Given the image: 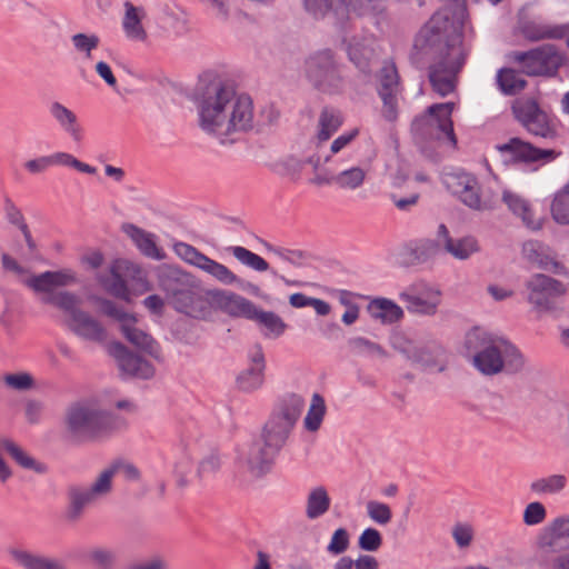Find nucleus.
<instances>
[{"mask_svg":"<svg viewBox=\"0 0 569 569\" xmlns=\"http://www.w3.org/2000/svg\"><path fill=\"white\" fill-rule=\"evenodd\" d=\"M456 20L448 23L445 13H435L420 29L415 39V49L430 54L435 62L430 66L429 80L436 92L441 97L455 90L456 74L466 61L462 46L461 19L463 8L456 9Z\"/></svg>","mask_w":569,"mask_h":569,"instance_id":"f257e3e1","label":"nucleus"},{"mask_svg":"<svg viewBox=\"0 0 569 569\" xmlns=\"http://www.w3.org/2000/svg\"><path fill=\"white\" fill-rule=\"evenodd\" d=\"M76 282V273L66 269L34 276L28 280V286L37 292L46 293L41 299L43 303L52 305L64 312V325L76 336L92 342H103L107 338L106 328L99 320L79 308L80 298L69 291H54V288Z\"/></svg>","mask_w":569,"mask_h":569,"instance_id":"f03ea898","label":"nucleus"},{"mask_svg":"<svg viewBox=\"0 0 569 569\" xmlns=\"http://www.w3.org/2000/svg\"><path fill=\"white\" fill-rule=\"evenodd\" d=\"M200 128L222 142L253 124V106L248 96L218 86L207 91L198 103Z\"/></svg>","mask_w":569,"mask_h":569,"instance_id":"7ed1b4c3","label":"nucleus"},{"mask_svg":"<svg viewBox=\"0 0 569 569\" xmlns=\"http://www.w3.org/2000/svg\"><path fill=\"white\" fill-rule=\"evenodd\" d=\"M465 346L473 353V366L483 375L493 376L503 369L516 373L525 367V358L516 346L483 328L471 329Z\"/></svg>","mask_w":569,"mask_h":569,"instance_id":"20e7f679","label":"nucleus"},{"mask_svg":"<svg viewBox=\"0 0 569 569\" xmlns=\"http://www.w3.org/2000/svg\"><path fill=\"white\" fill-rule=\"evenodd\" d=\"M303 408L305 400L301 396L290 393L282 397L274 405L266 421L260 439L272 450L280 452L300 418Z\"/></svg>","mask_w":569,"mask_h":569,"instance_id":"39448f33","label":"nucleus"},{"mask_svg":"<svg viewBox=\"0 0 569 569\" xmlns=\"http://www.w3.org/2000/svg\"><path fill=\"white\" fill-rule=\"evenodd\" d=\"M99 283L111 296L131 302V295H142L151 289L147 273L140 266L126 259L114 260L108 273L98 277Z\"/></svg>","mask_w":569,"mask_h":569,"instance_id":"423d86ee","label":"nucleus"},{"mask_svg":"<svg viewBox=\"0 0 569 569\" xmlns=\"http://www.w3.org/2000/svg\"><path fill=\"white\" fill-rule=\"evenodd\" d=\"M68 430L79 439H103L123 426L119 418L87 405H74L67 413Z\"/></svg>","mask_w":569,"mask_h":569,"instance_id":"0eeeda50","label":"nucleus"},{"mask_svg":"<svg viewBox=\"0 0 569 569\" xmlns=\"http://www.w3.org/2000/svg\"><path fill=\"white\" fill-rule=\"evenodd\" d=\"M453 108V102L430 106L426 114L413 120L412 131L423 139H440L445 136L452 144H456L457 140L451 120Z\"/></svg>","mask_w":569,"mask_h":569,"instance_id":"6e6552de","label":"nucleus"},{"mask_svg":"<svg viewBox=\"0 0 569 569\" xmlns=\"http://www.w3.org/2000/svg\"><path fill=\"white\" fill-rule=\"evenodd\" d=\"M306 72L310 82L326 93L342 91L345 80L330 50H323L311 56L306 61Z\"/></svg>","mask_w":569,"mask_h":569,"instance_id":"1a4fd4ad","label":"nucleus"},{"mask_svg":"<svg viewBox=\"0 0 569 569\" xmlns=\"http://www.w3.org/2000/svg\"><path fill=\"white\" fill-rule=\"evenodd\" d=\"M101 310L104 315L116 319L120 323L121 331L126 339L134 347L159 359L161 356L158 342L147 332L136 327L137 318L118 308L114 302L107 299H99Z\"/></svg>","mask_w":569,"mask_h":569,"instance_id":"9d476101","label":"nucleus"},{"mask_svg":"<svg viewBox=\"0 0 569 569\" xmlns=\"http://www.w3.org/2000/svg\"><path fill=\"white\" fill-rule=\"evenodd\" d=\"M515 60L528 76H553L566 62V54L555 44H543L526 52H517Z\"/></svg>","mask_w":569,"mask_h":569,"instance_id":"9b49d317","label":"nucleus"},{"mask_svg":"<svg viewBox=\"0 0 569 569\" xmlns=\"http://www.w3.org/2000/svg\"><path fill=\"white\" fill-rule=\"evenodd\" d=\"M516 119L533 136L555 138L557 136L556 121L542 111L535 100L517 101L512 106Z\"/></svg>","mask_w":569,"mask_h":569,"instance_id":"f8f14e48","label":"nucleus"},{"mask_svg":"<svg viewBox=\"0 0 569 569\" xmlns=\"http://www.w3.org/2000/svg\"><path fill=\"white\" fill-rule=\"evenodd\" d=\"M526 287L528 301L542 311L551 310L556 299L566 293V287L560 281L541 273L533 274Z\"/></svg>","mask_w":569,"mask_h":569,"instance_id":"ddd939ff","label":"nucleus"},{"mask_svg":"<svg viewBox=\"0 0 569 569\" xmlns=\"http://www.w3.org/2000/svg\"><path fill=\"white\" fill-rule=\"evenodd\" d=\"M278 453L264 441L258 439L240 455L239 468L252 478L262 477L271 470Z\"/></svg>","mask_w":569,"mask_h":569,"instance_id":"4468645a","label":"nucleus"},{"mask_svg":"<svg viewBox=\"0 0 569 569\" xmlns=\"http://www.w3.org/2000/svg\"><path fill=\"white\" fill-rule=\"evenodd\" d=\"M448 189L473 210H487L491 206L480 194V186L477 178L469 173H456L446 178Z\"/></svg>","mask_w":569,"mask_h":569,"instance_id":"2eb2a0df","label":"nucleus"},{"mask_svg":"<svg viewBox=\"0 0 569 569\" xmlns=\"http://www.w3.org/2000/svg\"><path fill=\"white\" fill-rule=\"evenodd\" d=\"M497 149L503 154L510 156L516 162L548 163L557 159L560 152L552 149H540L519 138H511L508 142L498 144Z\"/></svg>","mask_w":569,"mask_h":569,"instance_id":"dca6fc26","label":"nucleus"},{"mask_svg":"<svg viewBox=\"0 0 569 569\" xmlns=\"http://www.w3.org/2000/svg\"><path fill=\"white\" fill-rule=\"evenodd\" d=\"M249 367L237 377V386L241 391L252 392L264 382L266 360L261 346L256 345L249 351Z\"/></svg>","mask_w":569,"mask_h":569,"instance_id":"f3484780","label":"nucleus"},{"mask_svg":"<svg viewBox=\"0 0 569 569\" xmlns=\"http://www.w3.org/2000/svg\"><path fill=\"white\" fill-rule=\"evenodd\" d=\"M401 299L410 312L430 316L436 313L441 302V292L435 287L422 284L412 292L401 293Z\"/></svg>","mask_w":569,"mask_h":569,"instance_id":"a211bd4d","label":"nucleus"},{"mask_svg":"<svg viewBox=\"0 0 569 569\" xmlns=\"http://www.w3.org/2000/svg\"><path fill=\"white\" fill-rule=\"evenodd\" d=\"M109 352L114 357L123 373L142 379L153 376L152 366L141 357L130 352L122 343L113 342L109 347Z\"/></svg>","mask_w":569,"mask_h":569,"instance_id":"6ab92c4d","label":"nucleus"},{"mask_svg":"<svg viewBox=\"0 0 569 569\" xmlns=\"http://www.w3.org/2000/svg\"><path fill=\"white\" fill-rule=\"evenodd\" d=\"M502 201L522 223L532 231L542 229L545 218L538 214L535 206L512 191H503Z\"/></svg>","mask_w":569,"mask_h":569,"instance_id":"aec40b11","label":"nucleus"},{"mask_svg":"<svg viewBox=\"0 0 569 569\" xmlns=\"http://www.w3.org/2000/svg\"><path fill=\"white\" fill-rule=\"evenodd\" d=\"M171 303L179 312L193 318H204L209 313V301L197 290L190 288L176 289Z\"/></svg>","mask_w":569,"mask_h":569,"instance_id":"412c9836","label":"nucleus"},{"mask_svg":"<svg viewBox=\"0 0 569 569\" xmlns=\"http://www.w3.org/2000/svg\"><path fill=\"white\" fill-rule=\"evenodd\" d=\"M538 545L552 552L569 549V516L553 519L539 536Z\"/></svg>","mask_w":569,"mask_h":569,"instance_id":"4be33fe9","label":"nucleus"},{"mask_svg":"<svg viewBox=\"0 0 569 569\" xmlns=\"http://www.w3.org/2000/svg\"><path fill=\"white\" fill-rule=\"evenodd\" d=\"M437 236L443 247V251L458 260H466L479 251V244L476 238L471 236L455 239L450 236L445 224H439Z\"/></svg>","mask_w":569,"mask_h":569,"instance_id":"5701e85b","label":"nucleus"},{"mask_svg":"<svg viewBox=\"0 0 569 569\" xmlns=\"http://www.w3.org/2000/svg\"><path fill=\"white\" fill-rule=\"evenodd\" d=\"M522 254L538 268L557 274L565 273V267L551 256L549 248L540 241H526L522 246Z\"/></svg>","mask_w":569,"mask_h":569,"instance_id":"b1692460","label":"nucleus"},{"mask_svg":"<svg viewBox=\"0 0 569 569\" xmlns=\"http://www.w3.org/2000/svg\"><path fill=\"white\" fill-rule=\"evenodd\" d=\"M49 113L58 127L73 141L79 142L82 140L83 129L73 110L59 101H53L49 106Z\"/></svg>","mask_w":569,"mask_h":569,"instance_id":"393cba45","label":"nucleus"},{"mask_svg":"<svg viewBox=\"0 0 569 569\" xmlns=\"http://www.w3.org/2000/svg\"><path fill=\"white\" fill-rule=\"evenodd\" d=\"M520 33L529 41L546 39H563L568 33V26L552 24L541 20H525L519 26Z\"/></svg>","mask_w":569,"mask_h":569,"instance_id":"a878e982","label":"nucleus"},{"mask_svg":"<svg viewBox=\"0 0 569 569\" xmlns=\"http://www.w3.org/2000/svg\"><path fill=\"white\" fill-rule=\"evenodd\" d=\"M121 229L132 240V242L143 256L154 260L164 259L166 254L163 250L157 244L156 234L148 232L132 223H124L122 224Z\"/></svg>","mask_w":569,"mask_h":569,"instance_id":"bb28decb","label":"nucleus"},{"mask_svg":"<svg viewBox=\"0 0 569 569\" xmlns=\"http://www.w3.org/2000/svg\"><path fill=\"white\" fill-rule=\"evenodd\" d=\"M375 44L372 38H363L350 42L347 47L350 61L365 74L370 73L371 61L377 56Z\"/></svg>","mask_w":569,"mask_h":569,"instance_id":"cd10ccee","label":"nucleus"},{"mask_svg":"<svg viewBox=\"0 0 569 569\" xmlns=\"http://www.w3.org/2000/svg\"><path fill=\"white\" fill-rule=\"evenodd\" d=\"M7 552L10 560L23 569H63L57 561L21 547H10Z\"/></svg>","mask_w":569,"mask_h":569,"instance_id":"c85d7f7f","label":"nucleus"},{"mask_svg":"<svg viewBox=\"0 0 569 569\" xmlns=\"http://www.w3.org/2000/svg\"><path fill=\"white\" fill-rule=\"evenodd\" d=\"M217 301L221 309L234 317L252 318L257 306L249 299L233 292L218 291Z\"/></svg>","mask_w":569,"mask_h":569,"instance_id":"c756f323","label":"nucleus"},{"mask_svg":"<svg viewBox=\"0 0 569 569\" xmlns=\"http://www.w3.org/2000/svg\"><path fill=\"white\" fill-rule=\"evenodd\" d=\"M124 9L122 29L126 37L130 40L144 41L147 32L142 26V20L146 17L143 8L136 7L130 1H126Z\"/></svg>","mask_w":569,"mask_h":569,"instance_id":"7c9ffc66","label":"nucleus"},{"mask_svg":"<svg viewBox=\"0 0 569 569\" xmlns=\"http://www.w3.org/2000/svg\"><path fill=\"white\" fill-rule=\"evenodd\" d=\"M331 499L325 487L319 486L310 490L306 502V516L308 519H317L323 516L330 508Z\"/></svg>","mask_w":569,"mask_h":569,"instance_id":"2f4dec72","label":"nucleus"},{"mask_svg":"<svg viewBox=\"0 0 569 569\" xmlns=\"http://www.w3.org/2000/svg\"><path fill=\"white\" fill-rule=\"evenodd\" d=\"M368 311L371 317L385 323L396 322L403 315L402 309L398 305L385 298L372 300L368 306Z\"/></svg>","mask_w":569,"mask_h":569,"instance_id":"473e14b6","label":"nucleus"},{"mask_svg":"<svg viewBox=\"0 0 569 569\" xmlns=\"http://www.w3.org/2000/svg\"><path fill=\"white\" fill-rule=\"evenodd\" d=\"M343 119L340 111L325 108L318 120L317 138L320 142L329 140L342 126Z\"/></svg>","mask_w":569,"mask_h":569,"instance_id":"72a5a7b5","label":"nucleus"},{"mask_svg":"<svg viewBox=\"0 0 569 569\" xmlns=\"http://www.w3.org/2000/svg\"><path fill=\"white\" fill-rule=\"evenodd\" d=\"M198 268L211 276L214 280L227 286L237 284L241 281L240 278L227 266L209 258L208 256H204Z\"/></svg>","mask_w":569,"mask_h":569,"instance_id":"f704fd0d","label":"nucleus"},{"mask_svg":"<svg viewBox=\"0 0 569 569\" xmlns=\"http://www.w3.org/2000/svg\"><path fill=\"white\" fill-rule=\"evenodd\" d=\"M568 485L565 475H550L538 478L530 483V490L536 495H557L560 493Z\"/></svg>","mask_w":569,"mask_h":569,"instance_id":"c9c22d12","label":"nucleus"},{"mask_svg":"<svg viewBox=\"0 0 569 569\" xmlns=\"http://www.w3.org/2000/svg\"><path fill=\"white\" fill-rule=\"evenodd\" d=\"M327 407L325 399L319 393H313L308 412L303 419V427L310 432H316L320 429Z\"/></svg>","mask_w":569,"mask_h":569,"instance_id":"e433bc0d","label":"nucleus"},{"mask_svg":"<svg viewBox=\"0 0 569 569\" xmlns=\"http://www.w3.org/2000/svg\"><path fill=\"white\" fill-rule=\"evenodd\" d=\"M366 174L361 167H351L332 176L328 182L335 183L341 189L355 190L363 184Z\"/></svg>","mask_w":569,"mask_h":569,"instance_id":"4c0bfd02","label":"nucleus"},{"mask_svg":"<svg viewBox=\"0 0 569 569\" xmlns=\"http://www.w3.org/2000/svg\"><path fill=\"white\" fill-rule=\"evenodd\" d=\"M550 213L556 223L569 226V183L555 193Z\"/></svg>","mask_w":569,"mask_h":569,"instance_id":"58836bf2","label":"nucleus"},{"mask_svg":"<svg viewBox=\"0 0 569 569\" xmlns=\"http://www.w3.org/2000/svg\"><path fill=\"white\" fill-rule=\"evenodd\" d=\"M251 320H254L267 329V332H264L266 336L279 337L287 329V325L278 315L272 311L261 310L258 307L256 308Z\"/></svg>","mask_w":569,"mask_h":569,"instance_id":"ea45409f","label":"nucleus"},{"mask_svg":"<svg viewBox=\"0 0 569 569\" xmlns=\"http://www.w3.org/2000/svg\"><path fill=\"white\" fill-rule=\"evenodd\" d=\"M228 250L240 263L254 271L264 272L269 269L268 262L262 257L244 247L232 246Z\"/></svg>","mask_w":569,"mask_h":569,"instance_id":"a19ab883","label":"nucleus"},{"mask_svg":"<svg viewBox=\"0 0 569 569\" xmlns=\"http://www.w3.org/2000/svg\"><path fill=\"white\" fill-rule=\"evenodd\" d=\"M349 0H305V7L315 16H325L329 11L343 16L348 12Z\"/></svg>","mask_w":569,"mask_h":569,"instance_id":"79ce46f5","label":"nucleus"},{"mask_svg":"<svg viewBox=\"0 0 569 569\" xmlns=\"http://www.w3.org/2000/svg\"><path fill=\"white\" fill-rule=\"evenodd\" d=\"M497 82L505 94H515L526 87V80L512 69H501L497 74Z\"/></svg>","mask_w":569,"mask_h":569,"instance_id":"37998d69","label":"nucleus"},{"mask_svg":"<svg viewBox=\"0 0 569 569\" xmlns=\"http://www.w3.org/2000/svg\"><path fill=\"white\" fill-rule=\"evenodd\" d=\"M399 76L393 62L387 61L379 72L378 93H398Z\"/></svg>","mask_w":569,"mask_h":569,"instance_id":"c03bdc74","label":"nucleus"},{"mask_svg":"<svg viewBox=\"0 0 569 569\" xmlns=\"http://www.w3.org/2000/svg\"><path fill=\"white\" fill-rule=\"evenodd\" d=\"M51 156V163L53 166H60V167H69L73 168L74 170L87 173V174H94L97 172V168L82 162L78 160L74 156H72L69 152L64 151H58L50 154Z\"/></svg>","mask_w":569,"mask_h":569,"instance_id":"a18cd8bd","label":"nucleus"},{"mask_svg":"<svg viewBox=\"0 0 569 569\" xmlns=\"http://www.w3.org/2000/svg\"><path fill=\"white\" fill-rule=\"evenodd\" d=\"M72 46L76 52L84 54L87 59H91L92 51L100 44V38L96 33H74L71 37Z\"/></svg>","mask_w":569,"mask_h":569,"instance_id":"49530a36","label":"nucleus"},{"mask_svg":"<svg viewBox=\"0 0 569 569\" xmlns=\"http://www.w3.org/2000/svg\"><path fill=\"white\" fill-rule=\"evenodd\" d=\"M368 517L380 526L388 525L392 519L391 508L381 501L370 500L366 505Z\"/></svg>","mask_w":569,"mask_h":569,"instance_id":"de8ad7c7","label":"nucleus"},{"mask_svg":"<svg viewBox=\"0 0 569 569\" xmlns=\"http://www.w3.org/2000/svg\"><path fill=\"white\" fill-rule=\"evenodd\" d=\"M97 498L89 489H73L70 492V510L69 515L76 519L81 513L82 509Z\"/></svg>","mask_w":569,"mask_h":569,"instance_id":"09e8293b","label":"nucleus"},{"mask_svg":"<svg viewBox=\"0 0 569 569\" xmlns=\"http://www.w3.org/2000/svg\"><path fill=\"white\" fill-rule=\"evenodd\" d=\"M173 251L180 259L197 268L199 267V264L201 263L206 256L204 253L200 252L197 248L186 242L174 243Z\"/></svg>","mask_w":569,"mask_h":569,"instance_id":"8fccbe9b","label":"nucleus"},{"mask_svg":"<svg viewBox=\"0 0 569 569\" xmlns=\"http://www.w3.org/2000/svg\"><path fill=\"white\" fill-rule=\"evenodd\" d=\"M547 518L546 507L539 502L533 501L526 506L522 515L523 523L527 526H537L542 523Z\"/></svg>","mask_w":569,"mask_h":569,"instance_id":"3c124183","label":"nucleus"},{"mask_svg":"<svg viewBox=\"0 0 569 569\" xmlns=\"http://www.w3.org/2000/svg\"><path fill=\"white\" fill-rule=\"evenodd\" d=\"M382 545V536L376 528L365 529L358 538V546L365 551H377Z\"/></svg>","mask_w":569,"mask_h":569,"instance_id":"603ef678","label":"nucleus"},{"mask_svg":"<svg viewBox=\"0 0 569 569\" xmlns=\"http://www.w3.org/2000/svg\"><path fill=\"white\" fill-rule=\"evenodd\" d=\"M113 476L114 475L110 466L100 472L98 478L89 488V490L94 495L96 498L106 496L107 493L110 492Z\"/></svg>","mask_w":569,"mask_h":569,"instance_id":"864d4df0","label":"nucleus"},{"mask_svg":"<svg viewBox=\"0 0 569 569\" xmlns=\"http://www.w3.org/2000/svg\"><path fill=\"white\" fill-rule=\"evenodd\" d=\"M4 383L14 390L26 391L33 388L34 380L28 372H17L4 376Z\"/></svg>","mask_w":569,"mask_h":569,"instance_id":"5fc2aeb1","label":"nucleus"},{"mask_svg":"<svg viewBox=\"0 0 569 569\" xmlns=\"http://www.w3.org/2000/svg\"><path fill=\"white\" fill-rule=\"evenodd\" d=\"M473 528L469 523L459 522L452 528V538L459 548L469 547L473 540Z\"/></svg>","mask_w":569,"mask_h":569,"instance_id":"6e6d98bb","label":"nucleus"},{"mask_svg":"<svg viewBox=\"0 0 569 569\" xmlns=\"http://www.w3.org/2000/svg\"><path fill=\"white\" fill-rule=\"evenodd\" d=\"M263 246L266 247L267 251L272 253L273 256L278 257L282 261H287L291 264H298L300 263L302 259V252L298 250H291L282 247H276L272 246L266 241H262Z\"/></svg>","mask_w":569,"mask_h":569,"instance_id":"4d7b16f0","label":"nucleus"},{"mask_svg":"<svg viewBox=\"0 0 569 569\" xmlns=\"http://www.w3.org/2000/svg\"><path fill=\"white\" fill-rule=\"evenodd\" d=\"M306 164H311L313 169L317 170L319 166V159H313L312 157H310L306 160H301L295 157H289L283 162L287 172L295 178L300 177Z\"/></svg>","mask_w":569,"mask_h":569,"instance_id":"13d9d810","label":"nucleus"},{"mask_svg":"<svg viewBox=\"0 0 569 569\" xmlns=\"http://www.w3.org/2000/svg\"><path fill=\"white\" fill-rule=\"evenodd\" d=\"M441 250H443V247L439 241V238L437 237V240H420L415 248V253L419 259H427L429 257L438 254Z\"/></svg>","mask_w":569,"mask_h":569,"instance_id":"bf43d9fd","label":"nucleus"},{"mask_svg":"<svg viewBox=\"0 0 569 569\" xmlns=\"http://www.w3.org/2000/svg\"><path fill=\"white\" fill-rule=\"evenodd\" d=\"M492 4H498L502 2L503 0H488ZM459 7L463 8V17L461 19V31L463 30V24L467 18V8L465 0H452L450 3H448L446 7L438 10L436 13H445L448 17V23H452L456 20V9Z\"/></svg>","mask_w":569,"mask_h":569,"instance_id":"052dcab7","label":"nucleus"},{"mask_svg":"<svg viewBox=\"0 0 569 569\" xmlns=\"http://www.w3.org/2000/svg\"><path fill=\"white\" fill-rule=\"evenodd\" d=\"M348 546H349L348 532L346 529L339 528L333 532L327 549L329 552H331L333 555H339V553H342L343 551H346Z\"/></svg>","mask_w":569,"mask_h":569,"instance_id":"680f3d73","label":"nucleus"},{"mask_svg":"<svg viewBox=\"0 0 569 569\" xmlns=\"http://www.w3.org/2000/svg\"><path fill=\"white\" fill-rule=\"evenodd\" d=\"M397 94L398 93H379L383 107H382V116L388 121H395L398 114V103H397Z\"/></svg>","mask_w":569,"mask_h":569,"instance_id":"e2e57ef3","label":"nucleus"},{"mask_svg":"<svg viewBox=\"0 0 569 569\" xmlns=\"http://www.w3.org/2000/svg\"><path fill=\"white\" fill-rule=\"evenodd\" d=\"M113 475H121L127 480H137L139 478L138 469L128 462L114 461L110 465Z\"/></svg>","mask_w":569,"mask_h":569,"instance_id":"0e129e2a","label":"nucleus"},{"mask_svg":"<svg viewBox=\"0 0 569 569\" xmlns=\"http://www.w3.org/2000/svg\"><path fill=\"white\" fill-rule=\"evenodd\" d=\"M358 134H359V129L355 128V129L343 132L342 134L337 137L330 146L331 153L336 154V153L340 152L343 148L349 146L358 137Z\"/></svg>","mask_w":569,"mask_h":569,"instance_id":"69168bd1","label":"nucleus"},{"mask_svg":"<svg viewBox=\"0 0 569 569\" xmlns=\"http://www.w3.org/2000/svg\"><path fill=\"white\" fill-rule=\"evenodd\" d=\"M50 167H52L50 154L28 160L24 163L26 170L32 174L44 172Z\"/></svg>","mask_w":569,"mask_h":569,"instance_id":"338daca9","label":"nucleus"},{"mask_svg":"<svg viewBox=\"0 0 569 569\" xmlns=\"http://www.w3.org/2000/svg\"><path fill=\"white\" fill-rule=\"evenodd\" d=\"M4 210H6L8 220L11 223L18 226L19 229H21L22 226H27L24 222L22 212L20 211V209H18V207L10 199H6Z\"/></svg>","mask_w":569,"mask_h":569,"instance_id":"774afa93","label":"nucleus"}]
</instances>
